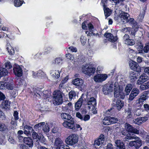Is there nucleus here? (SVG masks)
Masks as SVG:
<instances>
[{
	"instance_id": "obj_1",
	"label": "nucleus",
	"mask_w": 149,
	"mask_h": 149,
	"mask_svg": "<svg viewBox=\"0 0 149 149\" xmlns=\"http://www.w3.org/2000/svg\"><path fill=\"white\" fill-rule=\"evenodd\" d=\"M61 116L64 120H67L65 121L62 124L65 127L73 130H76L77 128L80 127L79 125L76 124L74 122L73 118L69 114L66 113H62Z\"/></svg>"
},
{
	"instance_id": "obj_2",
	"label": "nucleus",
	"mask_w": 149,
	"mask_h": 149,
	"mask_svg": "<svg viewBox=\"0 0 149 149\" xmlns=\"http://www.w3.org/2000/svg\"><path fill=\"white\" fill-rule=\"evenodd\" d=\"M113 92L115 97L124 99L125 94L123 92V87L119 85L118 82H115L114 84Z\"/></svg>"
},
{
	"instance_id": "obj_3",
	"label": "nucleus",
	"mask_w": 149,
	"mask_h": 149,
	"mask_svg": "<svg viewBox=\"0 0 149 149\" xmlns=\"http://www.w3.org/2000/svg\"><path fill=\"white\" fill-rule=\"evenodd\" d=\"M62 93L60 91H55L53 93V102L54 105H57L61 104L63 102Z\"/></svg>"
},
{
	"instance_id": "obj_4",
	"label": "nucleus",
	"mask_w": 149,
	"mask_h": 149,
	"mask_svg": "<svg viewBox=\"0 0 149 149\" xmlns=\"http://www.w3.org/2000/svg\"><path fill=\"white\" fill-rule=\"evenodd\" d=\"M78 141L77 135L72 134L69 135L65 140V142L68 145L72 146L77 143Z\"/></svg>"
},
{
	"instance_id": "obj_5",
	"label": "nucleus",
	"mask_w": 149,
	"mask_h": 149,
	"mask_svg": "<svg viewBox=\"0 0 149 149\" xmlns=\"http://www.w3.org/2000/svg\"><path fill=\"white\" fill-rule=\"evenodd\" d=\"M53 136H54L53 138L54 147L52 148V149H61V148L64 144L63 141L60 138L55 136V135Z\"/></svg>"
},
{
	"instance_id": "obj_6",
	"label": "nucleus",
	"mask_w": 149,
	"mask_h": 149,
	"mask_svg": "<svg viewBox=\"0 0 149 149\" xmlns=\"http://www.w3.org/2000/svg\"><path fill=\"white\" fill-rule=\"evenodd\" d=\"M95 68L94 67L88 65H83L82 68V72L85 74H87L89 76L95 73Z\"/></svg>"
},
{
	"instance_id": "obj_7",
	"label": "nucleus",
	"mask_w": 149,
	"mask_h": 149,
	"mask_svg": "<svg viewBox=\"0 0 149 149\" xmlns=\"http://www.w3.org/2000/svg\"><path fill=\"white\" fill-rule=\"evenodd\" d=\"M135 137L136 138L133 139L135 140L130 141L128 144L130 147L134 146L136 149H138L142 145V141L139 137L136 136Z\"/></svg>"
},
{
	"instance_id": "obj_8",
	"label": "nucleus",
	"mask_w": 149,
	"mask_h": 149,
	"mask_svg": "<svg viewBox=\"0 0 149 149\" xmlns=\"http://www.w3.org/2000/svg\"><path fill=\"white\" fill-rule=\"evenodd\" d=\"M47 91H43L42 89L39 88L38 89H36L35 91V94L34 96H37L40 97H43L44 98H47Z\"/></svg>"
},
{
	"instance_id": "obj_9",
	"label": "nucleus",
	"mask_w": 149,
	"mask_h": 149,
	"mask_svg": "<svg viewBox=\"0 0 149 149\" xmlns=\"http://www.w3.org/2000/svg\"><path fill=\"white\" fill-rule=\"evenodd\" d=\"M108 76L106 74H97L93 77L94 81L97 82H101L106 80Z\"/></svg>"
},
{
	"instance_id": "obj_10",
	"label": "nucleus",
	"mask_w": 149,
	"mask_h": 149,
	"mask_svg": "<svg viewBox=\"0 0 149 149\" xmlns=\"http://www.w3.org/2000/svg\"><path fill=\"white\" fill-rule=\"evenodd\" d=\"M129 65L131 69L138 72H141V67L136 62L132 61H130Z\"/></svg>"
},
{
	"instance_id": "obj_11",
	"label": "nucleus",
	"mask_w": 149,
	"mask_h": 149,
	"mask_svg": "<svg viewBox=\"0 0 149 149\" xmlns=\"http://www.w3.org/2000/svg\"><path fill=\"white\" fill-rule=\"evenodd\" d=\"M125 129L128 132L136 134H139V131L138 130L132 127L129 124H125Z\"/></svg>"
},
{
	"instance_id": "obj_12",
	"label": "nucleus",
	"mask_w": 149,
	"mask_h": 149,
	"mask_svg": "<svg viewBox=\"0 0 149 149\" xmlns=\"http://www.w3.org/2000/svg\"><path fill=\"white\" fill-rule=\"evenodd\" d=\"M113 85L111 84L109 86L105 85L103 88L102 91L105 95H108L113 92Z\"/></svg>"
},
{
	"instance_id": "obj_13",
	"label": "nucleus",
	"mask_w": 149,
	"mask_h": 149,
	"mask_svg": "<svg viewBox=\"0 0 149 149\" xmlns=\"http://www.w3.org/2000/svg\"><path fill=\"white\" fill-rule=\"evenodd\" d=\"M13 88L12 85L4 81L0 82V89H8L12 90Z\"/></svg>"
},
{
	"instance_id": "obj_14",
	"label": "nucleus",
	"mask_w": 149,
	"mask_h": 149,
	"mask_svg": "<svg viewBox=\"0 0 149 149\" xmlns=\"http://www.w3.org/2000/svg\"><path fill=\"white\" fill-rule=\"evenodd\" d=\"M149 79V77L145 73L142 74L137 81V84L140 85Z\"/></svg>"
},
{
	"instance_id": "obj_15",
	"label": "nucleus",
	"mask_w": 149,
	"mask_h": 149,
	"mask_svg": "<svg viewBox=\"0 0 149 149\" xmlns=\"http://www.w3.org/2000/svg\"><path fill=\"white\" fill-rule=\"evenodd\" d=\"M120 16L121 20L122 22L125 23L128 22L130 16L128 13L122 11Z\"/></svg>"
},
{
	"instance_id": "obj_16",
	"label": "nucleus",
	"mask_w": 149,
	"mask_h": 149,
	"mask_svg": "<svg viewBox=\"0 0 149 149\" xmlns=\"http://www.w3.org/2000/svg\"><path fill=\"white\" fill-rule=\"evenodd\" d=\"M139 91L138 89L137 88H133L131 92L128 99L130 101L132 100L139 94Z\"/></svg>"
},
{
	"instance_id": "obj_17",
	"label": "nucleus",
	"mask_w": 149,
	"mask_h": 149,
	"mask_svg": "<svg viewBox=\"0 0 149 149\" xmlns=\"http://www.w3.org/2000/svg\"><path fill=\"white\" fill-rule=\"evenodd\" d=\"M104 136L103 134H101L98 139L95 141L94 143V146L96 148V146H99L101 144H102L104 141Z\"/></svg>"
},
{
	"instance_id": "obj_18",
	"label": "nucleus",
	"mask_w": 149,
	"mask_h": 149,
	"mask_svg": "<svg viewBox=\"0 0 149 149\" xmlns=\"http://www.w3.org/2000/svg\"><path fill=\"white\" fill-rule=\"evenodd\" d=\"M72 83L74 85L80 87L81 88L83 86V81L82 79L80 78H76L72 81Z\"/></svg>"
},
{
	"instance_id": "obj_19",
	"label": "nucleus",
	"mask_w": 149,
	"mask_h": 149,
	"mask_svg": "<svg viewBox=\"0 0 149 149\" xmlns=\"http://www.w3.org/2000/svg\"><path fill=\"white\" fill-rule=\"evenodd\" d=\"M104 36L108 39V40L112 42H114L117 40V38L116 36H114L111 33H106Z\"/></svg>"
},
{
	"instance_id": "obj_20",
	"label": "nucleus",
	"mask_w": 149,
	"mask_h": 149,
	"mask_svg": "<svg viewBox=\"0 0 149 149\" xmlns=\"http://www.w3.org/2000/svg\"><path fill=\"white\" fill-rule=\"evenodd\" d=\"M13 70L14 72L16 75L18 77H20L22 75V70L19 66H17L15 67H14Z\"/></svg>"
},
{
	"instance_id": "obj_21",
	"label": "nucleus",
	"mask_w": 149,
	"mask_h": 149,
	"mask_svg": "<svg viewBox=\"0 0 149 149\" xmlns=\"http://www.w3.org/2000/svg\"><path fill=\"white\" fill-rule=\"evenodd\" d=\"M115 146L117 149H125L124 144L123 142L120 140H116L115 142Z\"/></svg>"
},
{
	"instance_id": "obj_22",
	"label": "nucleus",
	"mask_w": 149,
	"mask_h": 149,
	"mask_svg": "<svg viewBox=\"0 0 149 149\" xmlns=\"http://www.w3.org/2000/svg\"><path fill=\"white\" fill-rule=\"evenodd\" d=\"M10 105V102L9 101L3 100L0 105V107L3 109H9Z\"/></svg>"
},
{
	"instance_id": "obj_23",
	"label": "nucleus",
	"mask_w": 149,
	"mask_h": 149,
	"mask_svg": "<svg viewBox=\"0 0 149 149\" xmlns=\"http://www.w3.org/2000/svg\"><path fill=\"white\" fill-rule=\"evenodd\" d=\"M83 100V96L82 95L81 97L75 104V109L76 110L78 111L80 109L82 105V103Z\"/></svg>"
},
{
	"instance_id": "obj_24",
	"label": "nucleus",
	"mask_w": 149,
	"mask_h": 149,
	"mask_svg": "<svg viewBox=\"0 0 149 149\" xmlns=\"http://www.w3.org/2000/svg\"><path fill=\"white\" fill-rule=\"evenodd\" d=\"M138 76V73L134 71H131L130 73L129 77L130 81L134 82L137 79Z\"/></svg>"
},
{
	"instance_id": "obj_25",
	"label": "nucleus",
	"mask_w": 149,
	"mask_h": 149,
	"mask_svg": "<svg viewBox=\"0 0 149 149\" xmlns=\"http://www.w3.org/2000/svg\"><path fill=\"white\" fill-rule=\"evenodd\" d=\"M23 141L24 143L29 146V147H32L33 141L32 139L30 137H25L24 138Z\"/></svg>"
},
{
	"instance_id": "obj_26",
	"label": "nucleus",
	"mask_w": 149,
	"mask_h": 149,
	"mask_svg": "<svg viewBox=\"0 0 149 149\" xmlns=\"http://www.w3.org/2000/svg\"><path fill=\"white\" fill-rule=\"evenodd\" d=\"M87 104L88 105L96 106V100L94 97H91L87 100Z\"/></svg>"
},
{
	"instance_id": "obj_27",
	"label": "nucleus",
	"mask_w": 149,
	"mask_h": 149,
	"mask_svg": "<svg viewBox=\"0 0 149 149\" xmlns=\"http://www.w3.org/2000/svg\"><path fill=\"white\" fill-rule=\"evenodd\" d=\"M116 105L117 109L120 111L123 107L124 102L121 100L118 99L116 102Z\"/></svg>"
},
{
	"instance_id": "obj_28",
	"label": "nucleus",
	"mask_w": 149,
	"mask_h": 149,
	"mask_svg": "<svg viewBox=\"0 0 149 149\" xmlns=\"http://www.w3.org/2000/svg\"><path fill=\"white\" fill-rule=\"evenodd\" d=\"M128 22H129L130 24H132V26L134 27L135 28H136L137 29L139 27H138V24L135 20H134V19L133 18H130V17L128 18Z\"/></svg>"
},
{
	"instance_id": "obj_29",
	"label": "nucleus",
	"mask_w": 149,
	"mask_h": 149,
	"mask_svg": "<svg viewBox=\"0 0 149 149\" xmlns=\"http://www.w3.org/2000/svg\"><path fill=\"white\" fill-rule=\"evenodd\" d=\"M132 88V85L130 84H127L125 87V94L127 95H129Z\"/></svg>"
},
{
	"instance_id": "obj_30",
	"label": "nucleus",
	"mask_w": 149,
	"mask_h": 149,
	"mask_svg": "<svg viewBox=\"0 0 149 149\" xmlns=\"http://www.w3.org/2000/svg\"><path fill=\"white\" fill-rule=\"evenodd\" d=\"M32 132V136L33 140H35L36 141H39L40 140L41 137L38 135L37 133L34 130Z\"/></svg>"
},
{
	"instance_id": "obj_31",
	"label": "nucleus",
	"mask_w": 149,
	"mask_h": 149,
	"mask_svg": "<svg viewBox=\"0 0 149 149\" xmlns=\"http://www.w3.org/2000/svg\"><path fill=\"white\" fill-rule=\"evenodd\" d=\"M8 126L4 123L0 122V131L1 132L8 131Z\"/></svg>"
},
{
	"instance_id": "obj_32",
	"label": "nucleus",
	"mask_w": 149,
	"mask_h": 149,
	"mask_svg": "<svg viewBox=\"0 0 149 149\" xmlns=\"http://www.w3.org/2000/svg\"><path fill=\"white\" fill-rule=\"evenodd\" d=\"M104 15L106 18L109 16L112 13V11L109 8L105 7L104 8Z\"/></svg>"
},
{
	"instance_id": "obj_33",
	"label": "nucleus",
	"mask_w": 149,
	"mask_h": 149,
	"mask_svg": "<svg viewBox=\"0 0 149 149\" xmlns=\"http://www.w3.org/2000/svg\"><path fill=\"white\" fill-rule=\"evenodd\" d=\"M8 73V70L5 68H0V78L6 75Z\"/></svg>"
},
{
	"instance_id": "obj_34",
	"label": "nucleus",
	"mask_w": 149,
	"mask_h": 149,
	"mask_svg": "<svg viewBox=\"0 0 149 149\" xmlns=\"http://www.w3.org/2000/svg\"><path fill=\"white\" fill-rule=\"evenodd\" d=\"M8 47L6 49L8 51V52L10 54H13L14 53V50L13 49L12 47L10 45V44H7Z\"/></svg>"
},
{
	"instance_id": "obj_35",
	"label": "nucleus",
	"mask_w": 149,
	"mask_h": 149,
	"mask_svg": "<svg viewBox=\"0 0 149 149\" xmlns=\"http://www.w3.org/2000/svg\"><path fill=\"white\" fill-rule=\"evenodd\" d=\"M25 81L20 78H18L15 81V83L16 85L18 86L22 85L25 83Z\"/></svg>"
},
{
	"instance_id": "obj_36",
	"label": "nucleus",
	"mask_w": 149,
	"mask_h": 149,
	"mask_svg": "<svg viewBox=\"0 0 149 149\" xmlns=\"http://www.w3.org/2000/svg\"><path fill=\"white\" fill-rule=\"evenodd\" d=\"M103 123L105 125H109L111 124L109 116L105 117L103 120Z\"/></svg>"
},
{
	"instance_id": "obj_37",
	"label": "nucleus",
	"mask_w": 149,
	"mask_h": 149,
	"mask_svg": "<svg viewBox=\"0 0 149 149\" xmlns=\"http://www.w3.org/2000/svg\"><path fill=\"white\" fill-rule=\"evenodd\" d=\"M144 51L145 53H148L149 52V42L146 44L143 48V49L141 50V52L139 51V53H143V51Z\"/></svg>"
},
{
	"instance_id": "obj_38",
	"label": "nucleus",
	"mask_w": 149,
	"mask_h": 149,
	"mask_svg": "<svg viewBox=\"0 0 149 149\" xmlns=\"http://www.w3.org/2000/svg\"><path fill=\"white\" fill-rule=\"evenodd\" d=\"M69 98L71 100L72 98L75 97L76 95V93L75 91H70L69 93Z\"/></svg>"
},
{
	"instance_id": "obj_39",
	"label": "nucleus",
	"mask_w": 149,
	"mask_h": 149,
	"mask_svg": "<svg viewBox=\"0 0 149 149\" xmlns=\"http://www.w3.org/2000/svg\"><path fill=\"white\" fill-rule=\"evenodd\" d=\"M23 1L22 0H15L14 4L16 7H19L23 3Z\"/></svg>"
},
{
	"instance_id": "obj_40",
	"label": "nucleus",
	"mask_w": 149,
	"mask_h": 149,
	"mask_svg": "<svg viewBox=\"0 0 149 149\" xmlns=\"http://www.w3.org/2000/svg\"><path fill=\"white\" fill-rule=\"evenodd\" d=\"M145 14V11L144 10H142L140 14V15L138 17V19L141 22L143 19Z\"/></svg>"
},
{
	"instance_id": "obj_41",
	"label": "nucleus",
	"mask_w": 149,
	"mask_h": 149,
	"mask_svg": "<svg viewBox=\"0 0 149 149\" xmlns=\"http://www.w3.org/2000/svg\"><path fill=\"white\" fill-rule=\"evenodd\" d=\"M135 138V136H132L130 134H128L125 136L124 138V139L125 140V141H128L130 140L133 139Z\"/></svg>"
},
{
	"instance_id": "obj_42",
	"label": "nucleus",
	"mask_w": 149,
	"mask_h": 149,
	"mask_svg": "<svg viewBox=\"0 0 149 149\" xmlns=\"http://www.w3.org/2000/svg\"><path fill=\"white\" fill-rule=\"evenodd\" d=\"M147 92H145L143 93L140 97V98H141L143 100L145 101L148 97V96L147 94Z\"/></svg>"
},
{
	"instance_id": "obj_43",
	"label": "nucleus",
	"mask_w": 149,
	"mask_h": 149,
	"mask_svg": "<svg viewBox=\"0 0 149 149\" xmlns=\"http://www.w3.org/2000/svg\"><path fill=\"white\" fill-rule=\"evenodd\" d=\"M111 124H113L117 122L118 120L117 118L115 117L109 116Z\"/></svg>"
},
{
	"instance_id": "obj_44",
	"label": "nucleus",
	"mask_w": 149,
	"mask_h": 149,
	"mask_svg": "<svg viewBox=\"0 0 149 149\" xmlns=\"http://www.w3.org/2000/svg\"><path fill=\"white\" fill-rule=\"evenodd\" d=\"M60 71L59 70H55L54 73L52 74V76L56 79L58 78L60 76Z\"/></svg>"
},
{
	"instance_id": "obj_45",
	"label": "nucleus",
	"mask_w": 149,
	"mask_h": 149,
	"mask_svg": "<svg viewBox=\"0 0 149 149\" xmlns=\"http://www.w3.org/2000/svg\"><path fill=\"white\" fill-rule=\"evenodd\" d=\"M125 44L128 45H132L134 44L135 42L133 40L129 39L127 41H126Z\"/></svg>"
},
{
	"instance_id": "obj_46",
	"label": "nucleus",
	"mask_w": 149,
	"mask_h": 149,
	"mask_svg": "<svg viewBox=\"0 0 149 149\" xmlns=\"http://www.w3.org/2000/svg\"><path fill=\"white\" fill-rule=\"evenodd\" d=\"M45 122H41L36 125L34 127L36 128L40 129L42 127H43V126L45 125Z\"/></svg>"
},
{
	"instance_id": "obj_47",
	"label": "nucleus",
	"mask_w": 149,
	"mask_h": 149,
	"mask_svg": "<svg viewBox=\"0 0 149 149\" xmlns=\"http://www.w3.org/2000/svg\"><path fill=\"white\" fill-rule=\"evenodd\" d=\"M141 110L138 109H135L134 111V115L137 116H140L141 114Z\"/></svg>"
},
{
	"instance_id": "obj_48",
	"label": "nucleus",
	"mask_w": 149,
	"mask_h": 149,
	"mask_svg": "<svg viewBox=\"0 0 149 149\" xmlns=\"http://www.w3.org/2000/svg\"><path fill=\"white\" fill-rule=\"evenodd\" d=\"M113 109L112 108H111L108 109L107 111H106V113L107 114V115H113L114 114V111L112 110Z\"/></svg>"
},
{
	"instance_id": "obj_49",
	"label": "nucleus",
	"mask_w": 149,
	"mask_h": 149,
	"mask_svg": "<svg viewBox=\"0 0 149 149\" xmlns=\"http://www.w3.org/2000/svg\"><path fill=\"white\" fill-rule=\"evenodd\" d=\"M133 121L135 123L139 125H140L141 123L140 117L137 118L136 119H134Z\"/></svg>"
},
{
	"instance_id": "obj_50",
	"label": "nucleus",
	"mask_w": 149,
	"mask_h": 149,
	"mask_svg": "<svg viewBox=\"0 0 149 149\" xmlns=\"http://www.w3.org/2000/svg\"><path fill=\"white\" fill-rule=\"evenodd\" d=\"M63 60V59L60 58H56L54 62H53V63L55 64H58L60 63Z\"/></svg>"
},
{
	"instance_id": "obj_51",
	"label": "nucleus",
	"mask_w": 149,
	"mask_h": 149,
	"mask_svg": "<svg viewBox=\"0 0 149 149\" xmlns=\"http://www.w3.org/2000/svg\"><path fill=\"white\" fill-rule=\"evenodd\" d=\"M80 40L82 44L84 45L86 41V38L82 36L80 37Z\"/></svg>"
},
{
	"instance_id": "obj_52",
	"label": "nucleus",
	"mask_w": 149,
	"mask_h": 149,
	"mask_svg": "<svg viewBox=\"0 0 149 149\" xmlns=\"http://www.w3.org/2000/svg\"><path fill=\"white\" fill-rule=\"evenodd\" d=\"M42 130L46 132H47L49 130V128L48 125H45L44 126H43L42 128Z\"/></svg>"
},
{
	"instance_id": "obj_53",
	"label": "nucleus",
	"mask_w": 149,
	"mask_h": 149,
	"mask_svg": "<svg viewBox=\"0 0 149 149\" xmlns=\"http://www.w3.org/2000/svg\"><path fill=\"white\" fill-rule=\"evenodd\" d=\"M88 27L89 31V33L91 34L93 31L92 30L93 29V26L91 24L89 23L88 24Z\"/></svg>"
},
{
	"instance_id": "obj_54",
	"label": "nucleus",
	"mask_w": 149,
	"mask_h": 149,
	"mask_svg": "<svg viewBox=\"0 0 149 149\" xmlns=\"http://www.w3.org/2000/svg\"><path fill=\"white\" fill-rule=\"evenodd\" d=\"M5 66L6 69H10L12 68V66L10 62H7L5 63Z\"/></svg>"
},
{
	"instance_id": "obj_55",
	"label": "nucleus",
	"mask_w": 149,
	"mask_h": 149,
	"mask_svg": "<svg viewBox=\"0 0 149 149\" xmlns=\"http://www.w3.org/2000/svg\"><path fill=\"white\" fill-rule=\"evenodd\" d=\"M140 88L142 90H145L148 88L146 83L141 84L140 86Z\"/></svg>"
},
{
	"instance_id": "obj_56",
	"label": "nucleus",
	"mask_w": 149,
	"mask_h": 149,
	"mask_svg": "<svg viewBox=\"0 0 149 149\" xmlns=\"http://www.w3.org/2000/svg\"><path fill=\"white\" fill-rule=\"evenodd\" d=\"M18 112L17 111H15L13 113V116L14 117V118L15 120H17L19 119L18 116Z\"/></svg>"
},
{
	"instance_id": "obj_57",
	"label": "nucleus",
	"mask_w": 149,
	"mask_h": 149,
	"mask_svg": "<svg viewBox=\"0 0 149 149\" xmlns=\"http://www.w3.org/2000/svg\"><path fill=\"white\" fill-rule=\"evenodd\" d=\"M66 57L70 60H73L74 59L73 56L69 53L66 54Z\"/></svg>"
},
{
	"instance_id": "obj_58",
	"label": "nucleus",
	"mask_w": 149,
	"mask_h": 149,
	"mask_svg": "<svg viewBox=\"0 0 149 149\" xmlns=\"http://www.w3.org/2000/svg\"><path fill=\"white\" fill-rule=\"evenodd\" d=\"M0 118L2 120H4L6 118L3 112L0 109Z\"/></svg>"
},
{
	"instance_id": "obj_59",
	"label": "nucleus",
	"mask_w": 149,
	"mask_h": 149,
	"mask_svg": "<svg viewBox=\"0 0 149 149\" xmlns=\"http://www.w3.org/2000/svg\"><path fill=\"white\" fill-rule=\"evenodd\" d=\"M130 37L128 35L125 34L123 37V40L124 42L125 43L126 41H127L129 39Z\"/></svg>"
},
{
	"instance_id": "obj_60",
	"label": "nucleus",
	"mask_w": 149,
	"mask_h": 149,
	"mask_svg": "<svg viewBox=\"0 0 149 149\" xmlns=\"http://www.w3.org/2000/svg\"><path fill=\"white\" fill-rule=\"evenodd\" d=\"M5 98V95L2 93L0 91V100H3Z\"/></svg>"
},
{
	"instance_id": "obj_61",
	"label": "nucleus",
	"mask_w": 149,
	"mask_h": 149,
	"mask_svg": "<svg viewBox=\"0 0 149 149\" xmlns=\"http://www.w3.org/2000/svg\"><path fill=\"white\" fill-rule=\"evenodd\" d=\"M141 123L144 122L148 120V118L146 117H140Z\"/></svg>"
},
{
	"instance_id": "obj_62",
	"label": "nucleus",
	"mask_w": 149,
	"mask_h": 149,
	"mask_svg": "<svg viewBox=\"0 0 149 149\" xmlns=\"http://www.w3.org/2000/svg\"><path fill=\"white\" fill-rule=\"evenodd\" d=\"M143 107L145 111H149V105L148 104H144L143 105Z\"/></svg>"
},
{
	"instance_id": "obj_63",
	"label": "nucleus",
	"mask_w": 149,
	"mask_h": 149,
	"mask_svg": "<svg viewBox=\"0 0 149 149\" xmlns=\"http://www.w3.org/2000/svg\"><path fill=\"white\" fill-rule=\"evenodd\" d=\"M90 118V116L88 115H86L85 116L84 118H83V120H84L85 121H86L89 120Z\"/></svg>"
},
{
	"instance_id": "obj_64",
	"label": "nucleus",
	"mask_w": 149,
	"mask_h": 149,
	"mask_svg": "<svg viewBox=\"0 0 149 149\" xmlns=\"http://www.w3.org/2000/svg\"><path fill=\"white\" fill-rule=\"evenodd\" d=\"M69 49L72 52H76L77 49L76 47H74L72 46H71L69 47Z\"/></svg>"
}]
</instances>
